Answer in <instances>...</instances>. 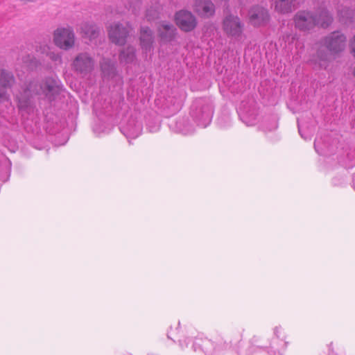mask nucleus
<instances>
[{"label": "nucleus", "instance_id": "1", "mask_svg": "<svg viewBox=\"0 0 355 355\" xmlns=\"http://www.w3.org/2000/svg\"><path fill=\"white\" fill-rule=\"evenodd\" d=\"M60 80L55 77H46L42 83L35 79L31 80L17 95V106L22 117L33 119L37 115L35 96L44 95L51 101L60 93Z\"/></svg>", "mask_w": 355, "mask_h": 355}, {"label": "nucleus", "instance_id": "36", "mask_svg": "<svg viewBox=\"0 0 355 355\" xmlns=\"http://www.w3.org/2000/svg\"><path fill=\"white\" fill-rule=\"evenodd\" d=\"M93 131L94 133H96L98 136L103 133L107 132V128L103 125H101L100 123H96L93 126Z\"/></svg>", "mask_w": 355, "mask_h": 355}, {"label": "nucleus", "instance_id": "25", "mask_svg": "<svg viewBox=\"0 0 355 355\" xmlns=\"http://www.w3.org/2000/svg\"><path fill=\"white\" fill-rule=\"evenodd\" d=\"M275 9L282 14L291 12L294 6V0H273Z\"/></svg>", "mask_w": 355, "mask_h": 355}, {"label": "nucleus", "instance_id": "39", "mask_svg": "<svg viewBox=\"0 0 355 355\" xmlns=\"http://www.w3.org/2000/svg\"><path fill=\"white\" fill-rule=\"evenodd\" d=\"M347 159L349 162L346 163L347 167L351 168L355 166V153L352 155V158L350 155H347Z\"/></svg>", "mask_w": 355, "mask_h": 355}, {"label": "nucleus", "instance_id": "44", "mask_svg": "<svg viewBox=\"0 0 355 355\" xmlns=\"http://www.w3.org/2000/svg\"><path fill=\"white\" fill-rule=\"evenodd\" d=\"M352 184H353L354 189H355V173L354 174V176H353Z\"/></svg>", "mask_w": 355, "mask_h": 355}, {"label": "nucleus", "instance_id": "19", "mask_svg": "<svg viewBox=\"0 0 355 355\" xmlns=\"http://www.w3.org/2000/svg\"><path fill=\"white\" fill-rule=\"evenodd\" d=\"M100 67L105 78L114 79L118 76L116 63L110 58H103L100 62Z\"/></svg>", "mask_w": 355, "mask_h": 355}, {"label": "nucleus", "instance_id": "20", "mask_svg": "<svg viewBox=\"0 0 355 355\" xmlns=\"http://www.w3.org/2000/svg\"><path fill=\"white\" fill-rule=\"evenodd\" d=\"M212 343L211 345L212 352L209 353L210 355H220L230 349L232 346L231 342H227L220 335L214 338Z\"/></svg>", "mask_w": 355, "mask_h": 355}, {"label": "nucleus", "instance_id": "2", "mask_svg": "<svg viewBox=\"0 0 355 355\" xmlns=\"http://www.w3.org/2000/svg\"><path fill=\"white\" fill-rule=\"evenodd\" d=\"M294 21L296 28L300 31H306L315 26L327 28L333 22L331 14L324 7H320L315 12L310 10L298 11L295 17Z\"/></svg>", "mask_w": 355, "mask_h": 355}, {"label": "nucleus", "instance_id": "30", "mask_svg": "<svg viewBox=\"0 0 355 355\" xmlns=\"http://www.w3.org/2000/svg\"><path fill=\"white\" fill-rule=\"evenodd\" d=\"M21 62L27 70H34L37 68L40 64L39 61L33 56L27 55L22 57Z\"/></svg>", "mask_w": 355, "mask_h": 355}, {"label": "nucleus", "instance_id": "7", "mask_svg": "<svg viewBox=\"0 0 355 355\" xmlns=\"http://www.w3.org/2000/svg\"><path fill=\"white\" fill-rule=\"evenodd\" d=\"M94 59L86 52L77 54L71 63L73 71L83 77L90 74L94 70Z\"/></svg>", "mask_w": 355, "mask_h": 355}, {"label": "nucleus", "instance_id": "28", "mask_svg": "<svg viewBox=\"0 0 355 355\" xmlns=\"http://www.w3.org/2000/svg\"><path fill=\"white\" fill-rule=\"evenodd\" d=\"M340 19L343 23H351L355 20V10L352 8H345L338 10Z\"/></svg>", "mask_w": 355, "mask_h": 355}, {"label": "nucleus", "instance_id": "17", "mask_svg": "<svg viewBox=\"0 0 355 355\" xmlns=\"http://www.w3.org/2000/svg\"><path fill=\"white\" fill-rule=\"evenodd\" d=\"M169 128L175 132L184 135H191L195 131V128L189 121L187 117L178 118L177 120H172L168 124Z\"/></svg>", "mask_w": 355, "mask_h": 355}, {"label": "nucleus", "instance_id": "6", "mask_svg": "<svg viewBox=\"0 0 355 355\" xmlns=\"http://www.w3.org/2000/svg\"><path fill=\"white\" fill-rule=\"evenodd\" d=\"M184 94L183 92L172 90L171 94L168 95L164 100L162 105L163 114L166 117H170L178 112L183 104Z\"/></svg>", "mask_w": 355, "mask_h": 355}, {"label": "nucleus", "instance_id": "23", "mask_svg": "<svg viewBox=\"0 0 355 355\" xmlns=\"http://www.w3.org/2000/svg\"><path fill=\"white\" fill-rule=\"evenodd\" d=\"M183 336V332L181 330L180 324L178 322V327L173 330L171 329V330L167 333V337L169 339L173 340L175 342V338L178 339V343L180 347L182 349H184L185 347H188V341H190V339L189 338H187V340H182L181 338Z\"/></svg>", "mask_w": 355, "mask_h": 355}, {"label": "nucleus", "instance_id": "11", "mask_svg": "<svg viewBox=\"0 0 355 355\" xmlns=\"http://www.w3.org/2000/svg\"><path fill=\"white\" fill-rule=\"evenodd\" d=\"M250 24L254 27L266 26L268 24L270 15L268 10L263 6L256 5L248 11Z\"/></svg>", "mask_w": 355, "mask_h": 355}, {"label": "nucleus", "instance_id": "24", "mask_svg": "<svg viewBox=\"0 0 355 355\" xmlns=\"http://www.w3.org/2000/svg\"><path fill=\"white\" fill-rule=\"evenodd\" d=\"M315 151L320 155L329 156L333 153L331 145L322 138H316L314 141Z\"/></svg>", "mask_w": 355, "mask_h": 355}, {"label": "nucleus", "instance_id": "16", "mask_svg": "<svg viewBox=\"0 0 355 355\" xmlns=\"http://www.w3.org/2000/svg\"><path fill=\"white\" fill-rule=\"evenodd\" d=\"M193 11L200 17L210 18L216 12L215 5L211 0H195Z\"/></svg>", "mask_w": 355, "mask_h": 355}, {"label": "nucleus", "instance_id": "38", "mask_svg": "<svg viewBox=\"0 0 355 355\" xmlns=\"http://www.w3.org/2000/svg\"><path fill=\"white\" fill-rule=\"evenodd\" d=\"M297 125H298V131H299L300 136L305 140L311 139V135L309 133L303 132L299 121H297Z\"/></svg>", "mask_w": 355, "mask_h": 355}, {"label": "nucleus", "instance_id": "43", "mask_svg": "<svg viewBox=\"0 0 355 355\" xmlns=\"http://www.w3.org/2000/svg\"><path fill=\"white\" fill-rule=\"evenodd\" d=\"M333 184L334 185H339L341 184V182H337L336 178L333 179Z\"/></svg>", "mask_w": 355, "mask_h": 355}, {"label": "nucleus", "instance_id": "4", "mask_svg": "<svg viewBox=\"0 0 355 355\" xmlns=\"http://www.w3.org/2000/svg\"><path fill=\"white\" fill-rule=\"evenodd\" d=\"M237 112L240 119L248 126L254 125L259 122L257 103L253 96H248L243 99Z\"/></svg>", "mask_w": 355, "mask_h": 355}, {"label": "nucleus", "instance_id": "9", "mask_svg": "<svg viewBox=\"0 0 355 355\" xmlns=\"http://www.w3.org/2000/svg\"><path fill=\"white\" fill-rule=\"evenodd\" d=\"M75 34L72 28L59 27L53 33V42L60 49L67 51L75 44Z\"/></svg>", "mask_w": 355, "mask_h": 355}, {"label": "nucleus", "instance_id": "8", "mask_svg": "<svg viewBox=\"0 0 355 355\" xmlns=\"http://www.w3.org/2000/svg\"><path fill=\"white\" fill-rule=\"evenodd\" d=\"M133 28L129 22L114 23L108 30V35L112 42L117 45H124L128 37L132 33Z\"/></svg>", "mask_w": 355, "mask_h": 355}, {"label": "nucleus", "instance_id": "37", "mask_svg": "<svg viewBox=\"0 0 355 355\" xmlns=\"http://www.w3.org/2000/svg\"><path fill=\"white\" fill-rule=\"evenodd\" d=\"M7 88L8 87H3L1 86V87H0V102L4 101H6L8 99V96L7 91H6Z\"/></svg>", "mask_w": 355, "mask_h": 355}, {"label": "nucleus", "instance_id": "31", "mask_svg": "<svg viewBox=\"0 0 355 355\" xmlns=\"http://www.w3.org/2000/svg\"><path fill=\"white\" fill-rule=\"evenodd\" d=\"M317 58L318 59L319 67L320 69H326L328 66L329 55L326 52L319 50L317 52Z\"/></svg>", "mask_w": 355, "mask_h": 355}, {"label": "nucleus", "instance_id": "21", "mask_svg": "<svg viewBox=\"0 0 355 355\" xmlns=\"http://www.w3.org/2000/svg\"><path fill=\"white\" fill-rule=\"evenodd\" d=\"M212 340L202 337H195L193 340L191 349L194 352L203 351L205 354H209L212 352L211 345H212Z\"/></svg>", "mask_w": 355, "mask_h": 355}, {"label": "nucleus", "instance_id": "3", "mask_svg": "<svg viewBox=\"0 0 355 355\" xmlns=\"http://www.w3.org/2000/svg\"><path fill=\"white\" fill-rule=\"evenodd\" d=\"M213 114L214 106L208 98H197L191 106L190 115L197 125L201 128H206L210 124Z\"/></svg>", "mask_w": 355, "mask_h": 355}, {"label": "nucleus", "instance_id": "26", "mask_svg": "<svg viewBox=\"0 0 355 355\" xmlns=\"http://www.w3.org/2000/svg\"><path fill=\"white\" fill-rule=\"evenodd\" d=\"M136 59V50L134 46H129L121 51L119 60L121 62L132 63Z\"/></svg>", "mask_w": 355, "mask_h": 355}, {"label": "nucleus", "instance_id": "42", "mask_svg": "<svg viewBox=\"0 0 355 355\" xmlns=\"http://www.w3.org/2000/svg\"><path fill=\"white\" fill-rule=\"evenodd\" d=\"M67 140H68V137H65L62 143H58V144L55 143V145H60V146L64 145L67 143Z\"/></svg>", "mask_w": 355, "mask_h": 355}, {"label": "nucleus", "instance_id": "34", "mask_svg": "<svg viewBox=\"0 0 355 355\" xmlns=\"http://www.w3.org/2000/svg\"><path fill=\"white\" fill-rule=\"evenodd\" d=\"M230 122L231 118L228 114L220 116L217 119V123L221 128H226L229 126L230 125Z\"/></svg>", "mask_w": 355, "mask_h": 355}, {"label": "nucleus", "instance_id": "40", "mask_svg": "<svg viewBox=\"0 0 355 355\" xmlns=\"http://www.w3.org/2000/svg\"><path fill=\"white\" fill-rule=\"evenodd\" d=\"M49 58L53 60V61H55V62H60L61 60H62V58H61V55H59L58 53H50L49 54Z\"/></svg>", "mask_w": 355, "mask_h": 355}, {"label": "nucleus", "instance_id": "18", "mask_svg": "<svg viewBox=\"0 0 355 355\" xmlns=\"http://www.w3.org/2000/svg\"><path fill=\"white\" fill-rule=\"evenodd\" d=\"M157 32L162 42H168L175 39L177 28L170 22L162 21L157 28Z\"/></svg>", "mask_w": 355, "mask_h": 355}, {"label": "nucleus", "instance_id": "13", "mask_svg": "<svg viewBox=\"0 0 355 355\" xmlns=\"http://www.w3.org/2000/svg\"><path fill=\"white\" fill-rule=\"evenodd\" d=\"M175 21L177 26L184 32H190L197 26L196 17L190 11L185 10L175 13Z\"/></svg>", "mask_w": 355, "mask_h": 355}, {"label": "nucleus", "instance_id": "29", "mask_svg": "<svg viewBox=\"0 0 355 355\" xmlns=\"http://www.w3.org/2000/svg\"><path fill=\"white\" fill-rule=\"evenodd\" d=\"M15 82L13 74L6 69L0 71V86L3 87H11Z\"/></svg>", "mask_w": 355, "mask_h": 355}, {"label": "nucleus", "instance_id": "32", "mask_svg": "<svg viewBox=\"0 0 355 355\" xmlns=\"http://www.w3.org/2000/svg\"><path fill=\"white\" fill-rule=\"evenodd\" d=\"M159 7L155 6V7H150L147 9L146 13V18L147 21H151L159 17Z\"/></svg>", "mask_w": 355, "mask_h": 355}, {"label": "nucleus", "instance_id": "35", "mask_svg": "<svg viewBox=\"0 0 355 355\" xmlns=\"http://www.w3.org/2000/svg\"><path fill=\"white\" fill-rule=\"evenodd\" d=\"M264 350V348L262 347L257 346L254 345H251L246 349L245 355H254L258 352H262Z\"/></svg>", "mask_w": 355, "mask_h": 355}, {"label": "nucleus", "instance_id": "27", "mask_svg": "<svg viewBox=\"0 0 355 355\" xmlns=\"http://www.w3.org/2000/svg\"><path fill=\"white\" fill-rule=\"evenodd\" d=\"M146 129L150 132H156L160 128L159 119L157 115L148 114L146 117Z\"/></svg>", "mask_w": 355, "mask_h": 355}, {"label": "nucleus", "instance_id": "14", "mask_svg": "<svg viewBox=\"0 0 355 355\" xmlns=\"http://www.w3.org/2000/svg\"><path fill=\"white\" fill-rule=\"evenodd\" d=\"M274 336L270 348V351H268L270 355H276V352L279 355H283L282 352L285 350L287 347V342L286 341V336L282 331L281 327H276L274 329Z\"/></svg>", "mask_w": 355, "mask_h": 355}, {"label": "nucleus", "instance_id": "5", "mask_svg": "<svg viewBox=\"0 0 355 355\" xmlns=\"http://www.w3.org/2000/svg\"><path fill=\"white\" fill-rule=\"evenodd\" d=\"M222 29L228 37L240 40L244 30V23L237 15L229 13L223 19Z\"/></svg>", "mask_w": 355, "mask_h": 355}, {"label": "nucleus", "instance_id": "41", "mask_svg": "<svg viewBox=\"0 0 355 355\" xmlns=\"http://www.w3.org/2000/svg\"><path fill=\"white\" fill-rule=\"evenodd\" d=\"M349 47L351 49V53H352L354 57H355V35L349 42Z\"/></svg>", "mask_w": 355, "mask_h": 355}, {"label": "nucleus", "instance_id": "22", "mask_svg": "<svg viewBox=\"0 0 355 355\" xmlns=\"http://www.w3.org/2000/svg\"><path fill=\"white\" fill-rule=\"evenodd\" d=\"M80 31L84 37L89 40L95 39L100 33V28L95 24L90 22H83L80 25Z\"/></svg>", "mask_w": 355, "mask_h": 355}, {"label": "nucleus", "instance_id": "10", "mask_svg": "<svg viewBox=\"0 0 355 355\" xmlns=\"http://www.w3.org/2000/svg\"><path fill=\"white\" fill-rule=\"evenodd\" d=\"M347 37L340 31H334L324 37L322 44L332 55H336L344 51Z\"/></svg>", "mask_w": 355, "mask_h": 355}, {"label": "nucleus", "instance_id": "15", "mask_svg": "<svg viewBox=\"0 0 355 355\" xmlns=\"http://www.w3.org/2000/svg\"><path fill=\"white\" fill-rule=\"evenodd\" d=\"M154 40L153 31L147 26H141L139 41L142 52L146 56L153 51Z\"/></svg>", "mask_w": 355, "mask_h": 355}, {"label": "nucleus", "instance_id": "33", "mask_svg": "<svg viewBox=\"0 0 355 355\" xmlns=\"http://www.w3.org/2000/svg\"><path fill=\"white\" fill-rule=\"evenodd\" d=\"M266 122H263L261 125V128L265 131V132H267V131H272V130H275L277 128V121L275 119H272L271 120H270L268 121V124H266Z\"/></svg>", "mask_w": 355, "mask_h": 355}, {"label": "nucleus", "instance_id": "12", "mask_svg": "<svg viewBox=\"0 0 355 355\" xmlns=\"http://www.w3.org/2000/svg\"><path fill=\"white\" fill-rule=\"evenodd\" d=\"M143 130V125L137 116H131L126 121L121 123L120 130L127 139L138 137Z\"/></svg>", "mask_w": 355, "mask_h": 355}]
</instances>
